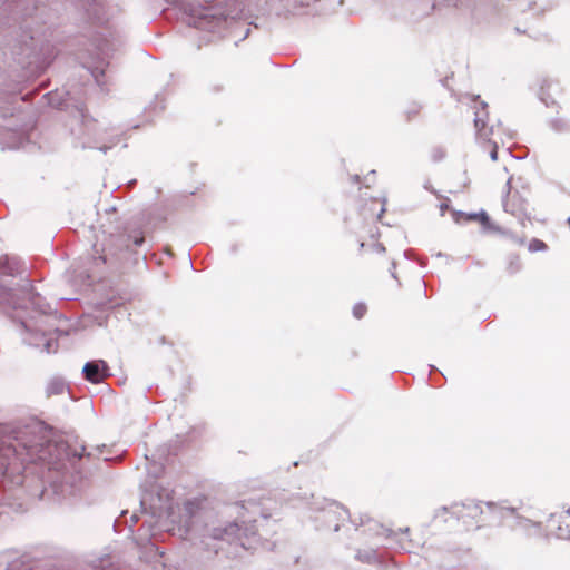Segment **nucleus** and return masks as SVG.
Returning <instances> with one entry per match:
<instances>
[{"label":"nucleus","mask_w":570,"mask_h":570,"mask_svg":"<svg viewBox=\"0 0 570 570\" xmlns=\"http://www.w3.org/2000/svg\"><path fill=\"white\" fill-rule=\"evenodd\" d=\"M184 510L190 519L186 531L198 539L202 551L222 553L229 558L237 556L239 549L255 548L257 527L252 524L243 529V524L247 522L244 504L234 503L213 514L202 511L195 502L188 501Z\"/></svg>","instance_id":"nucleus-1"},{"label":"nucleus","mask_w":570,"mask_h":570,"mask_svg":"<svg viewBox=\"0 0 570 570\" xmlns=\"http://www.w3.org/2000/svg\"><path fill=\"white\" fill-rule=\"evenodd\" d=\"M12 453L13 460L21 464L43 462L49 469H66L65 460L80 459L85 453L70 450L69 445L47 424L41 421H32L22 429L16 431L13 442L6 449L4 456Z\"/></svg>","instance_id":"nucleus-2"},{"label":"nucleus","mask_w":570,"mask_h":570,"mask_svg":"<svg viewBox=\"0 0 570 570\" xmlns=\"http://www.w3.org/2000/svg\"><path fill=\"white\" fill-rule=\"evenodd\" d=\"M106 222L101 223V235L94 244V263L117 267L129 253H135L134 247H140L145 243V233L136 222L120 224L116 208L106 210Z\"/></svg>","instance_id":"nucleus-3"},{"label":"nucleus","mask_w":570,"mask_h":570,"mask_svg":"<svg viewBox=\"0 0 570 570\" xmlns=\"http://www.w3.org/2000/svg\"><path fill=\"white\" fill-rule=\"evenodd\" d=\"M24 295V297H16L9 293L6 303L16 312L13 317L19 320L27 332L36 336L40 334V338L43 341L42 351L55 353L58 343L48 337L51 327L47 326L51 306L38 293L29 291Z\"/></svg>","instance_id":"nucleus-4"},{"label":"nucleus","mask_w":570,"mask_h":570,"mask_svg":"<svg viewBox=\"0 0 570 570\" xmlns=\"http://www.w3.org/2000/svg\"><path fill=\"white\" fill-rule=\"evenodd\" d=\"M13 59L30 75L42 72L52 60V46L38 32L23 30L12 49Z\"/></svg>","instance_id":"nucleus-5"},{"label":"nucleus","mask_w":570,"mask_h":570,"mask_svg":"<svg viewBox=\"0 0 570 570\" xmlns=\"http://www.w3.org/2000/svg\"><path fill=\"white\" fill-rule=\"evenodd\" d=\"M297 507L307 509L309 519L316 523V529L340 530L341 522L350 518L348 511L338 502L326 498H301Z\"/></svg>","instance_id":"nucleus-6"},{"label":"nucleus","mask_w":570,"mask_h":570,"mask_svg":"<svg viewBox=\"0 0 570 570\" xmlns=\"http://www.w3.org/2000/svg\"><path fill=\"white\" fill-rule=\"evenodd\" d=\"M487 507L489 513L493 517L504 519L508 515L513 517L514 528L524 531L528 535H543L544 527L539 521V514L531 507L509 505L507 501L492 502L488 501Z\"/></svg>","instance_id":"nucleus-7"},{"label":"nucleus","mask_w":570,"mask_h":570,"mask_svg":"<svg viewBox=\"0 0 570 570\" xmlns=\"http://www.w3.org/2000/svg\"><path fill=\"white\" fill-rule=\"evenodd\" d=\"M77 118L79 122L77 127H71V134L79 140L82 148L98 149L106 154L117 142V138H111L106 141L104 134L105 130L98 121L86 115L82 107H77Z\"/></svg>","instance_id":"nucleus-8"},{"label":"nucleus","mask_w":570,"mask_h":570,"mask_svg":"<svg viewBox=\"0 0 570 570\" xmlns=\"http://www.w3.org/2000/svg\"><path fill=\"white\" fill-rule=\"evenodd\" d=\"M353 523L356 527L362 528L360 531L361 534L365 537V542H368L372 546L381 547L385 546L386 541H395L400 549L404 551H410V549L413 547L410 539L396 540L399 533L409 534L410 528L407 527L400 528L399 532H394L391 529L384 528L382 523L372 519L367 514H361L360 522L357 523L355 520H353Z\"/></svg>","instance_id":"nucleus-9"},{"label":"nucleus","mask_w":570,"mask_h":570,"mask_svg":"<svg viewBox=\"0 0 570 570\" xmlns=\"http://www.w3.org/2000/svg\"><path fill=\"white\" fill-rule=\"evenodd\" d=\"M511 180L510 177L505 184V193L502 199L503 209L514 216L522 227H525V223L531 220V213L528 209L529 203L519 190H511Z\"/></svg>","instance_id":"nucleus-10"},{"label":"nucleus","mask_w":570,"mask_h":570,"mask_svg":"<svg viewBox=\"0 0 570 570\" xmlns=\"http://www.w3.org/2000/svg\"><path fill=\"white\" fill-rule=\"evenodd\" d=\"M479 96H472L471 101L473 102L474 111V127L476 136L485 141H490V137L494 134V125L488 126V104L480 101Z\"/></svg>","instance_id":"nucleus-11"},{"label":"nucleus","mask_w":570,"mask_h":570,"mask_svg":"<svg viewBox=\"0 0 570 570\" xmlns=\"http://www.w3.org/2000/svg\"><path fill=\"white\" fill-rule=\"evenodd\" d=\"M29 141L27 127L0 126L1 149H19Z\"/></svg>","instance_id":"nucleus-12"},{"label":"nucleus","mask_w":570,"mask_h":570,"mask_svg":"<svg viewBox=\"0 0 570 570\" xmlns=\"http://www.w3.org/2000/svg\"><path fill=\"white\" fill-rule=\"evenodd\" d=\"M487 503L488 502L476 501L472 499H468L462 502H453V518L464 521L466 519L479 521L480 517L484 513V508L489 511Z\"/></svg>","instance_id":"nucleus-13"},{"label":"nucleus","mask_w":570,"mask_h":570,"mask_svg":"<svg viewBox=\"0 0 570 570\" xmlns=\"http://www.w3.org/2000/svg\"><path fill=\"white\" fill-rule=\"evenodd\" d=\"M81 374L83 379L91 384H99L109 377L110 368L104 360H91L85 363Z\"/></svg>","instance_id":"nucleus-14"},{"label":"nucleus","mask_w":570,"mask_h":570,"mask_svg":"<svg viewBox=\"0 0 570 570\" xmlns=\"http://www.w3.org/2000/svg\"><path fill=\"white\" fill-rule=\"evenodd\" d=\"M544 535L570 540V522H564L562 514L551 513L547 520Z\"/></svg>","instance_id":"nucleus-15"},{"label":"nucleus","mask_w":570,"mask_h":570,"mask_svg":"<svg viewBox=\"0 0 570 570\" xmlns=\"http://www.w3.org/2000/svg\"><path fill=\"white\" fill-rule=\"evenodd\" d=\"M453 217H454L455 223H460L461 218H464V220H479L482 224V226L489 230H491L492 226L494 225L490 220L489 215L484 210H480L478 213H470V214H466L461 210H455L453 213Z\"/></svg>","instance_id":"nucleus-16"},{"label":"nucleus","mask_w":570,"mask_h":570,"mask_svg":"<svg viewBox=\"0 0 570 570\" xmlns=\"http://www.w3.org/2000/svg\"><path fill=\"white\" fill-rule=\"evenodd\" d=\"M86 11L88 18L99 24H102L107 20L105 7L100 2L94 1Z\"/></svg>","instance_id":"nucleus-17"},{"label":"nucleus","mask_w":570,"mask_h":570,"mask_svg":"<svg viewBox=\"0 0 570 570\" xmlns=\"http://www.w3.org/2000/svg\"><path fill=\"white\" fill-rule=\"evenodd\" d=\"M12 97L0 94V117L6 120L8 117H16V107Z\"/></svg>","instance_id":"nucleus-18"},{"label":"nucleus","mask_w":570,"mask_h":570,"mask_svg":"<svg viewBox=\"0 0 570 570\" xmlns=\"http://www.w3.org/2000/svg\"><path fill=\"white\" fill-rule=\"evenodd\" d=\"M46 392H71V385L62 376H53L49 380Z\"/></svg>","instance_id":"nucleus-19"},{"label":"nucleus","mask_w":570,"mask_h":570,"mask_svg":"<svg viewBox=\"0 0 570 570\" xmlns=\"http://www.w3.org/2000/svg\"><path fill=\"white\" fill-rule=\"evenodd\" d=\"M371 547L368 549L364 550H357L355 554V559L367 564H373L379 562V556L376 552L375 546L370 544Z\"/></svg>","instance_id":"nucleus-20"},{"label":"nucleus","mask_w":570,"mask_h":570,"mask_svg":"<svg viewBox=\"0 0 570 570\" xmlns=\"http://www.w3.org/2000/svg\"><path fill=\"white\" fill-rule=\"evenodd\" d=\"M491 230L502 235L503 237L510 239L511 242H513L514 244H518V245H523L525 242V237H523V236L520 237V236L515 235L513 232H511L510 229H505L497 224H494L492 226Z\"/></svg>","instance_id":"nucleus-21"},{"label":"nucleus","mask_w":570,"mask_h":570,"mask_svg":"<svg viewBox=\"0 0 570 570\" xmlns=\"http://www.w3.org/2000/svg\"><path fill=\"white\" fill-rule=\"evenodd\" d=\"M550 128L556 132H568L570 131V122L566 118H553L549 121Z\"/></svg>","instance_id":"nucleus-22"},{"label":"nucleus","mask_w":570,"mask_h":570,"mask_svg":"<svg viewBox=\"0 0 570 570\" xmlns=\"http://www.w3.org/2000/svg\"><path fill=\"white\" fill-rule=\"evenodd\" d=\"M108 63L105 61V58H101L98 61V65L95 67L88 66L87 69L91 73V76L95 78L96 82L101 86L100 78L105 75V66Z\"/></svg>","instance_id":"nucleus-23"},{"label":"nucleus","mask_w":570,"mask_h":570,"mask_svg":"<svg viewBox=\"0 0 570 570\" xmlns=\"http://www.w3.org/2000/svg\"><path fill=\"white\" fill-rule=\"evenodd\" d=\"M521 261L518 255H509L507 262V272L511 275L517 274L521 271Z\"/></svg>","instance_id":"nucleus-24"},{"label":"nucleus","mask_w":570,"mask_h":570,"mask_svg":"<svg viewBox=\"0 0 570 570\" xmlns=\"http://www.w3.org/2000/svg\"><path fill=\"white\" fill-rule=\"evenodd\" d=\"M46 97H48V104L51 107L57 109H63L68 107L67 99H62V97L58 96V94H47Z\"/></svg>","instance_id":"nucleus-25"},{"label":"nucleus","mask_w":570,"mask_h":570,"mask_svg":"<svg viewBox=\"0 0 570 570\" xmlns=\"http://www.w3.org/2000/svg\"><path fill=\"white\" fill-rule=\"evenodd\" d=\"M450 515L453 518V510H452V503L450 505H442L434 511V518L435 519H443V521H448V517Z\"/></svg>","instance_id":"nucleus-26"},{"label":"nucleus","mask_w":570,"mask_h":570,"mask_svg":"<svg viewBox=\"0 0 570 570\" xmlns=\"http://www.w3.org/2000/svg\"><path fill=\"white\" fill-rule=\"evenodd\" d=\"M547 248H548L547 244L538 238L531 239V242L529 243V246H528V249L531 253L544 252V250H547Z\"/></svg>","instance_id":"nucleus-27"},{"label":"nucleus","mask_w":570,"mask_h":570,"mask_svg":"<svg viewBox=\"0 0 570 570\" xmlns=\"http://www.w3.org/2000/svg\"><path fill=\"white\" fill-rule=\"evenodd\" d=\"M367 307L364 303H356L353 306L352 313L353 316L357 320H361L366 314Z\"/></svg>","instance_id":"nucleus-28"},{"label":"nucleus","mask_w":570,"mask_h":570,"mask_svg":"<svg viewBox=\"0 0 570 570\" xmlns=\"http://www.w3.org/2000/svg\"><path fill=\"white\" fill-rule=\"evenodd\" d=\"M445 157V150L442 147H434L431 151V159L434 163L441 161Z\"/></svg>","instance_id":"nucleus-29"},{"label":"nucleus","mask_w":570,"mask_h":570,"mask_svg":"<svg viewBox=\"0 0 570 570\" xmlns=\"http://www.w3.org/2000/svg\"><path fill=\"white\" fill-rule=\"evenodd\" d=\"M421 110V105L414 102L405 110L407 120L413 119Z\"/></svg>","instance_id":"nucleus-30"},{"label":"nucleus","mask_w":570,"mask_h":570,"mask_svg":"<svg viewBox=\"0 0 570 570\" xmlns=\"http://www.w3.org/2000/svg\"><path fill=\"white\" fill-rule=\"evenodd\" d=\"M489 142L492 144V150L490 151V158H491V160L495 161L498 159V142L492 141L491 139Z\"/></svg>","instance_id":"nucleus-31"},{"label":"nucleus","mask_w":570,"mask_h":570,"mask_svg":"<svg viewBox=\"0 0 570 570\" xmlns=\"http://www.w3.org/2000/svg\"><path fill=\"white\" fill-rule=\"evenodd\" d=\"M12 464H13V462H11V461H8L7 463H1L0 471H2V473L7 474Z\"/></svg>","instance_id":"nucleus-32"},{"label":"nucleus","mask_w":570,"mask_h":570,"mask_svg":"<svg viewBox=\"0 0 570 570\" xmlns=\"http://www.w3.org/2000/svg\"><path fill=\"white\" fill-rule=\"evenodd\" d=\"M395 269H396V263L393 261L391 264L390 274L394 279H397Z\"/></svg>","instance_id":"nucleus-33"},{"label":"nucleus","mask_w":570,"mask_h":570,"mask_svg":"<svg viewBox=\"0 0 570 570\" xmlns=\"http://www.w3.org/2000/svg\"><path fill=\"white\" fill-rule=\"evenodd\" d=\"M373 247H374V250L380 254H383L385 252V247L380 243L374 244Z\"/></svg>","instance_id":"nucleus-34"},{"label":"nucleus","mask_w":570,"mask_h":570,"mask_svg":"<svg viewBox=\"0 0 570 570\" xmlns=\"http://www.w3.org/2000/svg\"><path fill=\"white\" fill-rule=\"evenodd\" d=\"M449 209V205L446 203H442L440 205L441 215H444L445 210Z\"/></svg>","instance_id":"nucleus-35"},{"label":"nucleus","mask_w":570,"mask_h":570,"mask_svg":"<svg viewBox=\"0 0 570 570\" xmlns=\"http://www.w3.org/2000/svg\"><path fill=\"white\" fill-rule=\"evenodd\" d=\"M351 180L353 184H360L361 183V178L358 175H353L351 176Z\"/></svg>","instance_id":"nucleus-36"},{"label":"nucleus","mask_w":570,"mask_h":570,"mask_svg":"<svg viewBox=\"0 0 570 570\" xmlns=\"http://www.w3.org/2000/svg\"><path fill=\"white\" fill-rule=\"evenodd\" d=\"M540 99H541V101H542L547 107H549V106H550L549 100H548V99H546L542 95L540 96Z\"/></svg>","instance_id":"nucleus-37"},{"label":"nucleus","mask_w":570,"mask_h":570,"mask_svg":"<svg viewBox=\"0 0 570 570\" xmlns=\"http://www.w3.org/2000/svg\"><path fill=\"white\" fill-rule=\"evenodd\" d=\"M384 212H385V208H384V206H382L380 213L377 214V219H380L382 217Z\"/></svg>","instance_id":"nucleus-38"},{"label":"nucleus","mask_w":570,"mask_h":570,"mask_svg":"<svg viewBox=\"0 0 570 570\" xmlns=\"http://www.w3.org/2000/svg\"><path fill=\"white\" fill-rule=\"evenodd\" d=\"M424 188H425L426 190H430L431 193H435V191L430 187L429 183L424 184Z\"/></svg>","instance_id":"nucleus-39"},{"label":"nucleus","mask_w":570,"mask_h":570,"mask_svg":"<svg viewBox=\"0 0 570 570\" xmlns=\"http://www.w3.org/2000/svg\"><path fill=\"white\" fill-rule=\"evenodd\" d=\"M507 135H508V137H509L510 139H513V138H514V134H513L512 131H510V130L507 132Z\"/></svg>","instance_id":"nucleus-40"},{"label":"nucleus","mask_w":570,"mask_h":570,"mask_svg":"<svg viewBox=\"0 0 570 570\" xmlns=\"http://www.w3.org/2000/svg\"><path fill=\"white\" fill-rule=\"evenodd\" d=\"M29 344H32V345H35V346H41V344H40V343H36V342H32V341H30V342H29Z\"/></svg>","instance_id":"nucleus-41"},{"label":"nucleus","mask_w":570,"mask_h":570,"mask_svg":"<svg viewBox=\"0 0 570 570\" xmlns=\"http://www.w3.org/2000/svg\"><path fill=\"white\" fill-rule=\"evenodd\" d=\"M404 256H405L406 258H410V252H409V250H405V252H404Z\"/></svg>","instance_id":"nucleus-42"},{"label":"nucleus","mask_w":570,"mask_h":570,"mask_svg":"<svg viewBox=\"0 0 570 570\" xmlns=\"http://www.w3.org/2000/svg\"><path fill=\"white\" fill-rule=\"evenodd\" d=\"M567 517H570V507L566 510Z\"/></svg>","instance_id":"nucleus-43"},{"label":"nucleus","mask_w":570,"mask_h":570,"mask_svg":"<svg viewBox=\"0 0 570 570\" xmlns=\"http://www.w3.org/2000/svg\"><path fill=\"white\" fill-rule=\"evenodd\" d=\"M131 519H132L134 522L138 521V518L136 515H132Z\"/></svg>","instance_id":"nucleus-44"},{"label":"nucleus","mask_w":570,"mask_h":570,"mask_svg":"<svg viewBox=\"0 0 570 570\" xmlns=\"http://www.w3.org/2000/svg\"><path fill=\"white\" fill-rule=\"evenodd\" d=\"M443 256H444V255H443L441 252H439V253L436 254V257H443Z\"/></svg>","instance_id":"nucleus-45"},{"label":"nucleus","mask_w":570,"mask_h":570,"mask_svg":"<svg viewBox=\"0 0 570 570\" xmlns=\"http://www.w3.org/2000/svg\"><path fill=\"white\" fill-rule=\"evenodd\" d=\"M370 175L374 176V175H375V170H371V171H370V174H368V176H370Z\"/></svg>","instance_id":"nucleus-46"},{"label":"nucleus","mask_w":570,"mask_h":570,"mask_svg":"<svg viewBox=\"0 0 570 570\" xmlns=\"http://www.w3.org/2000/svg\"><path fill=\"white\" fill-rule=\"evenodd\" d=\"M107 392H112V389L110 386H107Z\"/></svg>","instance_id":"nucleus-47"}]
</instances>
